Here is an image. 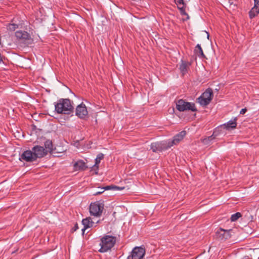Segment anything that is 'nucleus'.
<instances>
[{"mask_svg":"<svg viewBox=\"0 0 259 259\" xmlns=\"http://www.w3.org/2000/svg\"><path fill=\"white\" fill-rule=\"evenodd\" d=\"M213 97L212 90L207 89L199 98L197 99L198 103L202 106H206L211 102Z\"/></svg>","mask_w":259,"mask_h":259,"instance_id":"4","label":"nucleus"},{"mask_svg":"<svg viewBox=\"0 0 259 259\" xmlns=\"http://www.w3.org/2000/svg\"><path fill=\"white\" fill-rule=\"evenodd\" d=\"M176 109L181 112L190 110L191 111H196L197 108L193 103L188 102L184 100L180 99L176 101Z\"/></svg>","mask_w":259,"mask_h":259,"instance_id":"3","label":"nucleus"},{"mask_svg":"<svg viewBox=\"0 0 259 259\" xmlns=\"http://www.w3.org/2000/svg\"><path fill=\"white\" fill-rule=\"evenodd\" d=\"M18 28V25L16 24H9L8 26V29L11 31H14Z\"/></svg>","mask_w":259,"mask_h":259,"instance_id":"26","label":"nucleus"},{"mask_svg":"<svg viewBox=\"0 0 259 259\" xmlns=\"http://www.w3.org/2000/svg\"><path fill=\"white\" fill-rule=\"evenodd\" d=\"M145 254V249L144 248L141 246L135 247L127 256V259H143Z\"/></svg>","mask_w":259,"mask_h":259,"instance_id":"6","label":"nucleus"},{"mask_svg":"<svg viewBox=\"0 0 259 259\" xmlns=\"http://www.w3.org/2000/svg\"><path fill=\"white\" fill-rule=\"evenodd\" d=\"M99 223V221H97L95 223L90 217L83 219L82 220V224L83 225V228L82 229V234H84V231L86 229L96 227V225Z\"/></svg>","mask_w":259,"mask_h":259,"instance_id":"11","label":"nucleus"},{"mask_svg":"<svg viewBox=\"0 0 259 259\" xmlns=\"http://www.w3.org/2000/svg\"><path fill=\"white\" fill-rule=\"evenodd\" d=\"M190 65V63L189 62L182 60V63L180 65V69L183 75H184L188 72V69Z\"/></svg>","mask_w":259,"mask_h":259,"instance_id":"20","label":"nucleus"},{"mask_svg":"<svg viewBox=\"0 0 259 259\" xmlns=\"http://www.w3.org/2000/svg\"><path fill=\"white\" fill-rule=\"evenodd\" d=\"M236 125V119H234L233 120L229 121L227 123L224 124L223 126H224L225 128L229 130L230 128H235Z\"/></svg>","mask_w":259,"mask_h":259,"instance_id":"23","label":"nucleus"},{"mask_svg":"<svg viewBox=\"0 0 259 259\" xmlns=\"http://www.w3.org/2000/svg\"><path fill=\"white\" fill-rule=\"evenodd\" d=\"M186 132L185 131H182L177 135H176L173 138L172 140L167 141L168 142V144L169 146V148L174 146V145H176L181 141L184 137L186 136Z\"/></svg>","mask_w":259,"mask_h":259,"instance_id":"12","label":"nucleus"},{"mask_svg":"<svg viewBox=\"0 0 259 259\" xmlns=\"http://www.w3.org/2000/svg\"><path fill=\"white\" fill-rule=\"evenodd\" d=\"M186 5H184L183 6V5H181V6H183V8H185L186 9Z\"/></svg>","mask_w":259,"mask_h":259,"instance_id":"30","label":"nucleus"},{"mask_svg":"<svg viewBox=\"0 0 259 259\" xmlns=\"http://www.w3.org/2000/svg\"><path fill=\"white\" fill-rule=\"evenodd\" d=\"M247 109L246 108L242 109L240 112V114H244L246 113Z\"/></svg>","mask_w":259,"mask_h":259,"instance_id":"27","label":"nucleus"},{"mask_svg":"<svg viewBox=\"0 0 259 259\" xmlns=\"http://www.w3.org/2000/svg\"><path fill=\"white\" fill-rule=\"evenodd\" d=\"M175 3L177 5L178 9L180 10L181 14L182 15H185L187 16V18H189L188 14L185 11V8H183V6H181V5H186L184 0H174Z\"/></svg>","mask_w":259,"mask_h":259,"instance_id":"17","label":"nucleus"},{"mask_svg":"<svg viewBox=\"0 0 259 259\" xmlns=\"http://www.w3.org/2000/svg\"><path fill=\"white\" fill-rule=\"evenodd\" d=\"M103 209L104 205L102 203L99 202L92 203L90 206V212L92 215L99 217L102 215Z\"/></svg>","mask_w":259,"mask_h":259,"instance_id":"5","label":"nucleus"},{"mask_svg":"<svg viewBox=\"0 0 259 259\" xmlns=\"http://www.w3.org/2000/svg\"><path fill=\"white\" fill-rule=\"evenodd\" d=\"M21 161H25L26 162H33L35 161L32 150H26L24 151L19 158Z\"/></svg>","mask_w":259,"mask_h":259,"instance_id":"10","label":"nucleus"},{"mask_svg":"<svg viewBox=\"0 0 259 259\" xmlns=\"http://www.w3.org/2000/svg\"><path fill=\"white\" fill-rule=\"evenodd\" d=\"M98 188H99V190L97 192H95L93 194V195L97 196V195L101 194L105 191V190H121L123 189V188H120V187H119L118 186H113V185L107 186L104 187H99Z\"/></svg>","mask_w":259,"mask_h":259,"instance_id":"16","label":"nucleus"},{"mask_svg":"<svg viewBox=\"0 0 259 259\" xmlns=\"http://www.w3.org/2000/svg\"><path fill=\"white\" fill-rule=\"evenodd\" d=\"M194 52L199 58H205V56L203 53L202 48L200 45L197 44L195 47Z\"/></svg>","mask_w":259,"mask_h":259,"instance_id":"22","label":"nucleus"},{"mask_svg":"<svg viewBox=\"0 0 259 259\" xmlns=\"http://www.w3.org/2000/svg\"><path fill=\"white\" fill-rule=\"evenodd\" d=\"M254 6L249 12V17L251 19L254 18L259 14V0H253Z\"/></svg>","mask_w":259,"mask_h":259,"instance_id":"15","label":"nucleus"},{"mask_svg":"<svg viewBox=\"0 0 259 259\" xmlns=\"http://www.w3.org/2000/svg\"><path fill=\"white\" fill-rule=\"evenodd\" d=\"M150 147L153 152H162L170 148L167 141L152 143Z\"/></svg>","mask_w":259,"mask_h":259,"instance_id":"7","label":"nucleus"},{"mask_svg":"<svg viewBox=\"0 0 259 259\" xmlns=\"http://www.w3.org/2000/svg\"><path fill=\"white\" fill-rule=\"evenodd\" d=\"M233 233L234 234V232L232 229L224 230L220 228L216 232V236L219 239L225 240L230 238Z\"/></svg>","mask_w":259,"mask_h":259,"instance_id":"8","label":"nucleus"},{"mask_svg":"<svg viewBox=\"0 0 259 259\" xmlns=\"http://www.w3.org/2000/svg\"><path fill=\"white\" fill-rule=\"evenodd\" d=\"M17 38L25 43H29L31 40L30 34L26 31H18L15 33Z\"/></svg>","mask_w":259,"mask_h":259,"instance_id":"14","label":"nucleus"},{"mask_svg":"<svg viewBox=\"0 0 259 259\" xmlns=\"http://www.w3.org/2000/svg\"><path fill=\"white\" fill-rule=\"evenodd\" d=\"M73 167L75 170H83L87 167L85 162L82 160H79L75 162L73 165Z\"/></svg>","mask_w":259,"mask_h":259,"instance_id":"19","label":"nucleus"},{"mask_svg":"<svg viewBox=\"0 0 259 259\" xmlns=\"http://www.w3.org/2000/svg\"><path fill=\"white\" fill-rule=\"evenodd\" d=\"M45 147V150H46V152L48 153V152L51 153L53 152L54 149H53V143L51 140H47L46 141L44 144Z\"/></svg>","mask_w":259,"mask_h":259,"instance_id":"21","label":"nucleus"},{"mask_svg":"<svg viewBox=\"0 0 259 259\" xmlns=\"http://www.w3.org/2000/svg\"><path fill=\"white\" fill-rule=\"evenodd\" d=\"M104 154L102 153H100L97 155V157L95 159V164L93 166L92 169L96 170V174H97L98 170L99 169V164L100 163L101 161L104 158Z\"/></svg>","mask_w":259,"mask_h":259,"instance_id":"18","label":"nucleus"},{"mask_svg":"<svg viewBox=\"0 0 259 259\" xmlns=\"http://www.w3.org/2000/svg\"><path fill=\"white\" fill-rule=\"evenodd\" d=\"M55 110L59 114H70L73 111V107L68 99H60L54 103Z\"/></svg>","mask_w":259,"mask_h":259,"instance_id":"1","label":"nucleus"},{"mask_svg":"<svg viewBox=\"0 0 259 259\" xmlns=\"http://www.w3.org/2000/svg\"><path fill=\"white\" fill-rule=\"evenodd\" d=\"M116 241V237L112 236L106 235L103 237L101 239V248L99 251L100 252H105L110 250L114 246Z\"/></svg>","mask_w":259,"mask_h":259,"instance_id":"2","label":"nucleus"},{"mask_svg":"<svg viewBox=\"0 0 259 259\" xmlns=\"http://www.w3.org/2000/svg\"><path fill=\"white\" fill-rule=\"evenodd\" d=\"M78 229V225L77 224H76L73 227V228L72 229V230H73V231H75L76 230H77V229Z\"/></svg>","mask_w":259,"mask_h":259,"instance_id":"28","label":"nucleus"},{"mask_svg":"<svg viewBox=\"0 0 259 259\" xmlns=\"http://www.w3.org/2000/svg\"><path fill=\"white\" fill-rule=\"evenodd\" d=\"M32 152L33 153L34 157L36 160L37 158H40L47 154L46 150L42 146H35L32 148Z\"/></svg>","mask_w":259,"mask_h":259,"instance_id":"9","label":"nucleus"},{"mask_svg":"<svg viewBox=\"0 0 259 259\" xmlns=\"http://www.w3.org/2000/svg\"><path fill=\"white\" fill-rule=\"evenodd\" d=\"M88 112L86 106L83 103L78 105L76 108L75 114L80 118H83L88 115Z\"/></svg>","mask_w":259,"mask_h":259,"instance_id":"13","label":"nucleus"},{"mask_svg":"<svg viewBox=\"0 0 259 259\" xmlns=\"http://www.w3.org/2000/svg\"><path fill=\"white\" fill-rule=\"evenodd\" d=\"M242 214L240 212H236L232 214L231 217V220L232 222H235L237 221L239 218L241 217Z\"/></svg>","mask_w":259,"mask_h":259,"instance_id":"25","label":"nucleus"},{"mask_svg":"<svg viewBox=\"0 0 259 259\" xmlns=\"http://www.w3.org/2000/svg\"><path fill=\"white\" fill-rule=\"evenodd\" d=\"M215 133V131L213 132V134L211 136L203 139L202 140V142L203 143V144H205V145L209 144L211 142V141L212 140L214 139V138L215 137L216 135H214Z\"/></svg>","mask_w":259,"mask_h":259,"instance_id":"24","label":"nucleus"},{"mask_svg":"<svg viewBox=\"0 0 259 259\" xmlns=\"http://www.w3.org/2000/svg\"><path fill=\"white\" fill-rule=\"evenodd\" d=\"M242 259H250V258L248 256H245L244 257H243Z\"/></svg>","mask_w":259,"mask_h":259,"instance_id":"29","label":"nucleus"}]
</instances>
